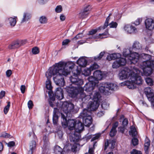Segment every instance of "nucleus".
I'll return each mask as SVG.
<instances>
[{
	"label": "nucleus",
	"mask_w": 154,
	"mask_h": 154,
	"mask_svg": "<svg viewBox=\"0 0 154 154\" xmlns=\"http://www.w3.org/2000/svg\"><path fill=\"white\" fill-rule=\"evenodd\" d=\"M144 150L146 154L149 153V149L150 145V141L148 138L146 137L145 140Z\"/></svg>",
	"instance_id": "obj_25"
},
{
	"label": "nucleus",
	"mask_w": 154,
	"mask_h": 154,
	"mask_svg": "<svg viewBox=\"0 0 154 154\" xmlns=\"http://www.w3.org/2000/svg\"><path fill=\"white\" fill-rule=\"evenodd\" d=\"M63 94V89L60 87L56 88L55 95L57 99L59 100L63 99L64 97Z\"/></svg>",
	"instance_id": "obj_18"
},
{
	"label": "nucleus",
	"mask_w": 154,
	"mask_h": 154,
	"mask_svg": "<svg viewBox=\"0 0 154 154\" xmlns=\"http://www.w3.org/2000/svg\"><path fill=\"white\" fill-rule=\"evenodd\" d=\"M79 146V144L76 143H74L72 144V150L73 152H75L77 151V149Z\"/></svg>",
	"instance_id": "obj_46"
},
{
	"label": "nucleus",
	"mask_w": 154,
	"mask_h": 154,
	"mask_svg": "<svg viewBox=\"0 0 154 154\" xmlns=\"http://www.w3.org/2000/svg\"><path fill=\"white\" fill-rule=\"evenodd\" d=\"M103 27L100 26L98 27L97 29H92L89 32L88 34L89 35H93L96 33L99 30H101L103 29Z\"/></svg>",
	"instance_id": "obj_36"
},
{
	"label": "nucleus",
	"mask_w": 154,
	"mask_h": 154,
	"mask_svg": "<svg viewBox=\"0 0 154 154\" xmlns=\"http://www.w3.org/2000/svg\"><path fill=\"white\" fill-rule=\"evenodd\" d=\"M134 71L137 72V73H140V70L135 67H133L131 69L127 67L124 68L121 70L119 74V78L121 80L128 79L129 80V75L131 76L132 73Z\"/></svg>",
	"instance_id": "obj_7"
},
{
	"label": "nucleus",
	"mask_w": 154,
	"mask_h": 154,
	"mask_svg": "<svg viewBox=\"0 0 154 154\" xmlns=\"http://www.w3.org/2000/svg\"><path fill=\"white\" fill-rule=\"evenodd\" d=\"M36 146V143L35 141H32L30 143V150L28 152V154H32L33 150L34 149Z\"/></svg>",
	"instance_id": "obj_31"
},
{
	"label": "nucleus",
	"mask_w": 154,
	"mask_h": 154,
	"mask_svg": "<svg viewBox=\"0 0 154 154\" xmlns=\"http://www.w3.org/2000/svg\"><path fill=\"white\" fill-rule=\"evenodd\" d=\"M88 14V13H86L83 11L79 13V17L80 18L83 19L86 17Z\"/></svg>",
	"instance_id": "obj_40"
},
{
	"label": "nucleus",
	"mask_w": 154,
	"mask_h": 154,
	"mask_svg": "<svg viewBox=\"0 0 154 154\" xmlns=\"http://www.w3.org/2000/svg\"><path fill=\"white\" fill-rule=\"evenodd\" d=\"M131 154H142L141 151L134 149L131 152Z\"/></svg>",
	"instance_id": "obj_57"
},
{
	"label": "nucleus",
	"mask_w": 154,
	"mask_h": 154,
	"mask_svg": "<svg viewBox=\"0 0 154 154\" xmlns=\"http://www.w3.org/2000/svg\"><path fill=\"white\" fill-rule=\"evenodd\" d=\"M17 18L16 16L9 17L6 19L5 21L8 22L11 26H14L17 23Z\"/></svg>",
	"instance_id": "obj_20"
},
{
	"label": "nucleus",
	"mask_w": 154,
	"mask_h": 154,
	"mask_svg": "<svg viewBox=\"0 0 154 154\" xmlns=\"http://www.w3.org/2000/svg\"><path fill=\"white\" fill-rule=\"evenodd\" d=\"M130 134H131L132 136H135L137 134V132L135 127L132 126L131 127V131L129 132Z\"/></svg>",
	"instance_id": "obj_35"
},
{
	"label": "nucleus",
	"mask_w": 154,
	"mask_h": 154,
	"mask_svg": "<svg viewBox=\"0 0 154 154\" xmlns=\"http://www.w3.org/2000/svg\"><path fill=\"white\" fill-rule=\"evenodd\" d=\"M87 61L84 57L79 58L77 61V63L80 67H85L87 64Z\"/></svg>",
	"instance_id": "obj_22"
},
{
	"label": "nucleus",
	"mask_w": 154,
	"mask_h": 154,
	"mask_svg": "<svg viewBox=\"0 0 154 154\" xmlns=\"http://www.w3.org/2000/svg\"><path fill=\"white\" fill-rule=\"evenodd\" d=\"M111 15V14L110 13L109 14V16L106 18L105 22L104 24V26H102L103 29H105L108 26L109 21L110 19V16Z\"/></svg>",
	"instance_id": "obj_39"
},
{
	"label": "nucleus",
	"mask_w": 154,
	"mask_h": 154,
	"mask_svg": "<svg viewBox=\"0 0 154 154\" xmlns=\"http://www.w3.org/2000/svg\"><path fill=\"white\" fill-rule=\"evenodd\" d=\"M26 42L25 40H17L10 44L8 46V48L10 49L17 48L25 44Z\"/></svg>",
	"instance_id": "obj_16"
},
{
	"label": "nucleus",
	"mask_w": 154,
	"mask_h": 154,
	"mask_svg": "<svg viewBox=\"0 0 154 154\" xmlns=\"http://www.w3.org/2000/svg\"><path fill=\"white\" fill-rule=\"evenodd\" d=\"M57 106L59 107L60 109L64 112L66 117H70L71 114L73 112L74 105L70 102L67 101L62 102L60 101L57 104Z\"/></svg>",
	"instance_id": "obj_5"
},
{
	"label": "nucleus",
	"mask_w": 154,
	"mask_h": 154,
	"mask_svg": "<svg viewBox=\"0 0 154 154\" xmlns=\"http://www.w3.org/2000/svg\"><path fill=\"white\" fill-rule=\"evenodd\" d=\"M39 21L41 24H44L48 23V19L45 16H42L39 17Z\"/></svg>",
	"instance_id": "obj_32"
},
{
	"label": "nucleus",
	"mask_w": 154,
	"mask_h": 154,
	"mask_svg": "<svg viewBox=\"0 0 154 154\" xmlns=\"http://www.w3.org/2000/svg\"><path fill=\"white\" fill-rule=\"evenodd\" d=\"M132 143L134 146L138 145V139L136 138H133L132 140Z\"/></svg>",
	"instance_id": "obj_53"
},
{
	"label": "nucleus",
	"mask_w": 154,
	"mask_h": 154,
	"mask_svg": "<svg viewBox=\"0 0 154 154\" xmlns=\"http://www.w3.org/2000/svg\"><path fill=\"white\" fill-rule=\"evenodd\" d=\"M43 144V148L44 149L46 148L49 145V142L48 137L46 135H44L43 137V140L42 142Z\"/></svg>",
	"instance_id": "obj_27"
},
{
	"label": "nucleus",
	"mask_w": 154,
	"mask_h": 154,
	"mask_svg": "<svg viewBox=\"0 0 154 154\" xmlns=\"http://www.w3.org/2000/svg\"><path fill=\"white\" fill-rule=\"evenodd\" d=\"M121 54L119 53H113L109 54L106 57V59L108 60H112L117 59L120 57Z\"/></svg>",
	"instance_id": "obj_24"
},
{
	"label": "nucleus",
	"mask_w": 154,
	"mask_h": 154,
	"mask_svg": "<svg viewBox=\"0 0 154 154\" xmlns=\"http://www.w3.org/2000/svg\"><path fill=\"white\" fill-rule=\"evenodd\" d=\"M118 86L115 83H105L99 87L100 91L105 94L108 93L109 90L115 91L117 89Z\"/></svg>",
	"instance_id": "obj_11"
},
{
	"label": "nucleus",
	"mask_w": 154,
	"mask_h": 154,
	"mask_svg": "<svg viewBox=\"0 0 154 154\" xmlns=\"http://www.w3.org/2000/svg\"><path fill=\"white\" fill-rule=\"evenodd\" d=\"M7 144L9 147H12L15 145V143L13 141L10 142L8 143H7Z\"/></svg>",
	"instance_id": "obj_64"
},
{
	"label": "nucleus",
	"mask_w": 154,
	"mask_h": 154,
	"mask_svg": "<svg viewBox=\"0 0 154 154\" xmlns=\"http://www.w3.org/2000/svg\"><path fill=\"white\" fill-rule=\"evenodd\" d=\"M128 123V121L127 119H124L122 122V125L123 126L125 127Z\"/></svg>",
	"instance_id": "obj_58"
},
{
	"label": "nucleus",
	"mask_w": 154,
	"mask_h": 154,
	"mask_svg": "<svg viewBox=\"0 0 154 154\" xmlns=\"http://www.w3.org/2000/svg\"><path fill=\"white\" fill-rule=\"evenodd\" d=\"M11 135L8 133L3 132L1 133L0 137L5 138H10Z\"/></svg>",
	"instance_id": "obj_50"
},
{
	"label": "nucleus",
	"mask_w": 154,
	"mask_h": 154,
	"mask_svg": "<svg viewBox=\"0 0 154 154\" xmlns=\"http://www.w3.org/2000/svg\"><path fill=\"white\" fill-rule=\"evenodd\" d=\"M100 136V134H97L95 136H94V137H92L91 141H93L95 140H96L97 139H98L99 137Z\"/></svg>",
	"instance_id": "obj_62"
},
{
	"label": "nucleus",
	"mask_w": 154,
	"mask_h": 154,
	"mask_svg": "<svg viewBox=\"0 0 154 154\" xmlns=\"http://www.w3.org/2000/svg\"><path fill=\"white\" fill-rule=\"evenodd\" d=\"M115 145V141L113 140H109V146L111 149H113L114 148Z\"/></svg>",
	"instance_id": "obj_51"
},
{
	"label": "nucleus",
	"mask_w": 154,
	"mask_h": 154,
	"mask_svg": "<svg viewBox=\"0 0 154 154\" xmlns=\"http://www.w3.org/2000/svg\"><path fill=\"white\" fill-rule=\"evenodd\" d=\"M45 76L47 78V80L45 83L46 88L48 89L51 90L52 88V87L50 79L51 77H48L47 75H46V74Z\"/></svg>",
	"instance_id": "obj_30"
},
{
	"label": "nucleus",
	"mask_w": 154,
	"mask_h": 154,
	"mask_svg": "<svg viewBox=\"0 0 154 154\" xmlns=\"http://www.w3.org/2000/svg\"><path fill=\"white\" fill-rule=\"evenodd\" d=\"M122 54L130 61L131 63L135 64L138 61L139 54L136 52H132L131 48L124 49Z\"/></svg>",
	"instance_id": "obj_8"
},
{
	"label": "nucleus",
	"mask_w": 154,
	"mask_h": 154,
	"mask_svg": "<svg viewBox=\"0 0 154 154\" xmlns=\"http://www.w3.org/2000/svg\"><path fill=\"white\" fill-rule=\"evenodd\" d=\"M101 96L98 92H95L93 96L91 101L89 102L87 107L89 110L94 111L96 110L99 105V100Z\"/></svg>",
	"instance_id": "obj_9"
},
{
	"label": "nucleus",
	"mask_w": 154,
	"mask_h": 154,
	"mask_svg": "<svg viewBox=\"0 0 154 154\" xmlns=\"http://www.w3.org/2000/svg\"><path fill=\"white\" fill-rule=\"evenodd\" d=\"M144 25L146 29L152 30L154 29V20L151 18H146L144 21Z\"/></svg>",
	"instance_id": "obj_17"
},
{
	"label": "nucleus",
	"mask_w": 154,
	"mask_h": 154,
	"mask_svg": "<svg viewBox=\"0 0 154 154\" xmlns=\"http://www.w3.org/2000/svg\"><path fill=\"white\" fill-rule=\"evenodd\" d=\"M151 56L147 54L143 53L139 55V59L145 60L140 64V68L144 72V75L146 76L150 75L152 71H154V61H150Z\"/></svg>",
	"instance_id": "obj_3"
},
{
	"label": "nucleus",
	"mask_w": 154,
	"mask_h": 154,
	"mask_svg": "<svg viewBox=\"0 0 154 154\" xmlns=\"http://www.w3.org/2000/svg\"><path fill=\"white\" fill-rule=\"evenodd\" d=\"M125 128L123 126L122 127H119L118 128V131L122 133H124L125 129Z\"/></svg>",
	"instance_id": "obj_59"
},
{
	"label": "nucleus",
	"mask_w": 154,
	"mask_h": 154,
	"mask_svg": "<svg viewBox=\"0 0 154 154\" xmlns=\"http://www.w3.org/2000/svg\"><path fill=\"white\" fill-rule=\"evenodd\" d=\"M69 139L71 142H73L74 143H76L78 142L81 137L79 134H76V133H75L74 134H69Z\"/></svg>",
	"instance_id": "obj_19"
},
{
	"label": "nucleus",
	"mask_w": 154,
	"mask_h": 154,
	"mask_svg": "<svg viewBox=\"0 0 154 154\" xmlns=\"http://www.w3.org/2000/svg\"><path fill=\"white\" fill-rule=\"evenodd\" d=\"M20 89L21 93L22 94L24 93L25 92V89H26L25 86L24 85H21V86L20 87Z\"/></svg>",
	"instance_id": "obj_63"
},
{
	"label": "nucleus",
	"mask_w": 154,
	"mask_h": 154,
	"mask_svg": "<svg viewBox=\"0 0 154 154\" xmlns=\"http://www.w3.org/2000/svg\"><path fill=\"white\" fill-rule=\"evenodd\" d=\"M28 107L29 109L32 108L33 106V104L32 101L31 100H29L28 102L27 103Z\"/></svg>",
	"instance_id": "obj_56"
},
{
	"label": "nucleus",
	"mask_w": 154,
	"mask_h": 154,
	"mask_svg": "<svg viewBox=\"0 0 154 154\" xmlns=\"http://www.w3.org/2000/svg\"><path fill=\"white\" fill-rule=\"evenodd\" d=\"M91 71L89 68L85 69L83 71L82 74L85 76H88L90 74Z\"/></svg>",
	"instance_id": "obj_38"
},
{
	"label": "nucleus",
	"mask_w": 154,
	"mask_h": 154,
	"mask_svg": "<svg viewBox=\"0 0 154 154\" xmlns=\"http://www.w3.org/2000/svg\"><path fill=\"white\" fill-rule=\"evenodd\" d=\"M120 66V64H119L117 59L113 62L112 65V67L113 68H117Z\"/></svg>",
	"instance_id": "obj_42"
},
{
	"label": "nucleus",
	"mask_w": 154,
	"mask_h": 154,
	"mask_svg": "<svg viewBox=\"0 0 154 154\" xmlns=\"http://www.w3.org/2000/svg\"><path fill=\"white\" fill-rule=\"evenodd\" d=\"M31 14L27 12L24 13L21 23H23L28 21L31 18Z\"/></svg>",
	"instance_id": "obj_26"
},
{
	"label": "nucleus",
	"mask_w": 154,
	"mask_h": 154,
	"mask_svg": "<svg viewBox=\"0 0 154 154\" xmlns=\"http://www.w3.org/2000/svg\"><path fill=\"white\" fill-rule=\"evenodd\" d=\"M39 52V49L36 47H34L32 48V53L34 54H36Z\"/></svg>",
	"instance_id": "obj_43"
},
{
	"label": "nucleus",
	"mask_w": 154,
	"mask_h": 154,
	"mask_svg": "<svg viewBox=\"0 0 154 154\" xmlns=\"http://www.w3.org/2000/svg\"><path fill=\"white\" fill-rule=\"evenodd\" d=\"M10 106V103L9 102H8L7 105L5 107L4 110V112L5 114H7L9 110V107Z\"/></svg>",
	"instance_id": "obj_44"
},
{
	"label": "nucleus",
	"mask_w": 154,
	"mask_h": 154,
	"mask_svg": "<svg viewBox=\"0 0 154 154\" xmlns=\"http://www.w3.org/2000/svg\"><path fill=\"white\" fill-rule=\"evenodd\" d=\"M117 59L121 66H124L126 64V61L125 59L120 57Z\"/></svg>",
	"instance_id": "obj_34"
},
{
	"label": "nucleus",
	"mask_w": 154,
	"mask_h": 154,
	"mask_svg": "<svg viewBox=\"0 0 154 154\" xmlns=\"http://www.w3.org/2000/svg\"><path fill=\"white\" fill-rule=\"evenodd\" d=\"M109 104L105 101H103L101 105L103 109H106L109 107Z\"/></svg>",
	"instance_id": "obj_41"
},
{
	"label": "nucleus",
	"mask_w": 154,
	"mask_h": 154,
	"mask_svg": "<svg viewBox=\"0 0 154 154\" xmlns=\"http://www.w3.org/2000/svg\"><path fill=\"white\" fill-rule=\"evenodd\" d=\"M108 25L110 28H116L118 24L116 22L112 21Z\"/></svg>",
	"instance_id": "obj_47"
},
{
	"label": "nucleus",
	"mask_w": 154,
	"mask_h": 154,
	"mask_svg": "<svg viewBox=\"0 0 154 154\" xmlns=\"http://www.w3.org/2000/svg\"><path fill=\"white\" fill-rule=\"evenodd\" d=\"M91 9V6L90 5L87 6L84 8V11L86 13H88V12Z\"/></svg>",
	"instance_id": "obj_60"
},
{
	"label": "nucleus",
	"mask_w": 154,
	"mask_h": 154,
	"mask_svg": "<svg viewBox=\"0 0 154 154\" xmlns=\"http://www.w3.org/2000/svg\"><path fill=\"white\" fill-rule=\"evenodd\" d=\"M73 68L74 69H75V70H73L72 71V72L73 73V75L70 77V80L72 84L78 86V88L74 87L78 89L79 88L81 87V86L83 84V80L79 78L78 76V75L80 73L81 69L80 68H77V67H75V66ZM70 87L71 88V87ZM69 87L67 88L66 90Z\"/></svg>",
	"instance_id": "obj_6"
},
{
	"label": "nucleus",
	"mask_w": 154,
	"mask_h": 154,
	"mask_svg": "<svg viewBox=\"0 0 154 154\" xmlns=\"http://www.w3.org/2000/svg\"><path fill=\"white\" fill-rule=\"evenodd\" d=\"M84 124L88 127L91 125L92 120L90 113L87 110H84L81 114Z\"/></svg>",
	"instance_id": "obj_12"
},
{
	"label": "nucleus",
	"mask_w": 154,
	"mask_h": 154,
	"mask_svg": "<svg viewBox=\"0 0 154 154\" xmlns=\"http://www.w3.org/2000/svg\"><path fill=\"white\" fill-rule=\"evenodd\" d=\"M94 79L92 76L89 77L88 78L89 82L87 83L85 86V91L89 92V95H86L84 92V89L82 87H79L78 89L74 87H69L67 89V91L69 94V95L72 97H76L79 94V99H81L83 103L87 102L92 97V94L95 92H92L97 85L96 82L94 81Z\"/></svg>",
	"instance_id": "obj_2"
},
{
	"label": "nucleus",
	"mask_w": 154,
	"mask_h": 154,
	"mask_svg": "<svg viewBox=\"0 0 154 154\" xmlns=\"http://www.w3.org/2000/svg\"><path fill=\"white\" fill-rule=\"evenodd\" d=\"M58 110L57 108H54L53 111V123L54 124H57L58 119V116L57 115L58 111Z\"/></svg>",
	"instance_id": "obj_28"
},
{
	"label": "nucleus",
	"mask_w": 154,
	"mask_h": 154,
	"mask_svg": "<svg viewBox=\"0 0 154 154\" xmlns=\"http://www.w3.org/2000/svg\"><path fill=\"white\" fill-rule=\"evenodd\" d=\"M104 53V52H101L98 56L95 57H90L89 60H91V61H93L94 60L96 61L99 60L102 58Z\"/></svg>",
	"instance_id": "obj_33"
},
{
	"label": "nucleus",
	"mask_w": 154,
	"mask_h": 154,
	"mask_svg": "<svg viewBox=\"0 0 154 154\" xmlns=\"http://www.w3.org/2000/svg\"><path fill=\"white\" fill-rule=\"evenodd\" d=\"M144 93L149 100L151 102V105L154 108V91L151 87H148L144 89Z\"/></svg>",
	"instance_id": "obj_13"
},
{
	"label": "nucleus",
	"mask_w": 154,
	"mask_h": 154,
	"mask_svg": "<svg viewBox=\"0 0 154 154\" xmlns=\"http://www.w3.org/2000/svg\"><path fill=\"white\" fill-rule=\"evenodd\" d=\"M62 10V7L61 5H58L55 9V11L57 13L60 12Z\"/></svg>",
	"instance_id": "obj_55"
},
{
	"label": "nucleus",
	"mask_w": 154,
	"mask_h": 154,
	"mask_svg": "<svg viewBox=\"0 0 154 154\" xmlns=\"http://www.w3.org/2000/svg\"><path fill=\"white\" fill-rule=\"evenodd\" d=\"M99 67V65L96 63H94L89 68L91 71H93L95 69L98 68Z\"/></svg>",
	"instance_id": "obj_45"
},
{
	"label": "nucleus",
	"mask_w": 154,
	"mask_h": 154,
	"mask_svg": "<svg viewBox=\"0 0 154 154\" xmlns=\"http://www.w3.org/2000/svg\"><path fill=\"white\" fill-rule=\"evenodd\" d=\"M140 73H137V72L135 71L133 72L131 76L129 75V80L122 83L121 85L122 86L126 85L130 89H134L136 87V84L138 85H142L143 82V80L140 75H141L143 76H146V75H144V72L142 73L140 70Z\"/></svg>",
	"instance_id": "obj_4"
},
{
	"label": "nucleus",
	"mask_w": 154,
	"mask_h": 154,
	"mask_svg": "<svg viewBox=\"0 0 154 154\" xmlns=\"http://www.w3.org/2000/svg\"><path fill=\"white\" fill-rule=\"evenodd\" d=\"M75 125V130L76 132L79 134L83 130L84 128V125L80 120H78Z\"/></svg>",
	"instance_id": "obj_21"
},
{
	"label": "nucleus",
	"mask_w": 154,
	"mask_h": 154,
	"mask_svg": "<svg viewBox=\"0 0 154 154\" xmlns=\"http://www.w3.org/2000/svg\"><path fill=\"white\" fill-rule=\"evenodd\" d=\"M12 72L11 70H8L6 72V75L7 77H9L12 74Z\"/></svg>",
	"instance_id": "obj_61"
},
{
	"label": "nucleus",
	"mask_w": 154,
	"mask_h": 154,
	"mask_svg": "<svg viewBox=\"0 0 154 154\" xmlns=\"http://www.w3.org/2000/svg\"><path fill=\"white\" fill-rule=\"evenodd\" d=\"M142 20L141 18H138L134 22L133 24L136 26L138 25L141 22Z\"/></svg>",
	"instance_id": "obj_49"
},
{
	"label": "nucleus",
	"mask_w": 154,
	"mask_h": 154,
	"mask_svg": "<svg viewBox=\"0 0 154 154\" xmlns=\"http://www.w3.org/2000/svg\"><path fill=\"white\" fill-rule=\"evenodd\" d=\"M123 29L125 32L129 34H134L138 32L137 29L130 24H125L123 27Z\"/></svg>",
	"instance_id": "obj_15"
},
{
	"label": "nucleus",
	"mask_w": 154,
	"mask_h": 154,
	"mask_svg": "<svg viewBox=\"0 0 154 154\" xmlns=\"http://www.w3.org/2000/svg\"><path fill=\"white\" fill-rule=\"evenodd\" d=\"M146 82V83L149 85H152L153 84V81L152 79L149 78H147L145 79Z\"/></svg>",
	"instance_id": "obj_48"
},
{
	"label": "nucleus",
	"mask_w": 154,
	"mask_h": 154,
	"mask_svg": "<svg viewBox=\"0 0 154 154\" xmlns=\"http://www.w3.org/2000/svg\"><path fill=\"white\" fill-rule=\"evenodd\" d=\"M132 48L135 50L141 49L142 47L141 45L138 42H135L132 45Z\"/></svg>",
	"instance_id": "obj_29"
},
{
	"label": "nucleus",
	"mask_w": 154,
	"mask_h": 154,
	"mask_svg": "<svg viewBox=\"0 0 154 154\" xmlns=\"http://www.w3.org/2000/svg\"><path fill=\"white\" fill-rule=\"evenodd\" d=\"M107 72H102L99 70H97L93 73V76H92L94 79V81L97 83L98 80H103L107 76Z\"/></svg>",
	"instance_id": "obj_14"
},
{
	"label": "nucleus",
	"mask_w": 154,
	"mask_h": 154,
	"mask_svg": "<svg viewBox=\"0 0 154 154\" xmlns=\"http://www.w3.org/2000/svg\"><path fill=\"white\" fill-rule=\"evenodd\" d=\"M67 118L64 114L61 113V122L62 126L64 128L67 126L69 130L75 129L77 120L75 121L74 120L70 119L67 121Z\"/></svg>",
	"instance_id": "obj_10"
},
{
	"label": "nucleus",
	"mask_w": 154,
	"mask_h": 154,
	"mask_svg": "<svg viewBox=\"0 0 154 154\" xmlns=\"http://www.w3.org/2000/svg\"><path fill=\"white\" fill-rule=\"evenodd\" d=\"M108 35V31L107 30L104 32L102 34H97L96 35L94 36H92L91 37L89 38H106L107 36Z\"/></svg>",
	"instance_id": "obj_23"
},
{
	"label": "nucleus",
	"mask_w": 154,
	"mask_h": 154,
	"mask_svg": "<svg viewBox=\"0 0 154 154\" xmlns=\"http://www.w3.org/2000/svg\"><path fill=\"white\" fill-rule=\"evenodd\" d=\"M83 37V35L82 34H78L75 37H74L72 39V40L73 41H76L77 39H80Z\"/></svg>",
	"instance_id": "obj_52"
},
{
	"label": "nucleus",
	"mask_w": 154,
	"mask_h": 154,
	"mask_svg": "<svg viewBox=\"0 0 154 154\" xmlns=\"http://www.w3.org/2000/svg\"><path fill=\"white\" fill-rule=\"evenodd\" d=\"M63 150L59 146H56L54 149V152L56 154H62Z\"/></svg>",
	"instance_id": "obj_37"
},
{
	"label": "nucleus",
	"mask_w": 154,
	"mask_h": 154,
	"mask_svg": "<svg viewBox=\"0 0 154 154\" xmlns=\"http://www.w3.org/2000/svg\"><path fill=\"white\" fill-rule=\"evenodd\" d=\"M116 129H114L112 128V129H111V130L110 132V134H109L110 136L111 137H113L116 135Z\"/></svg>",
	"instance_id": "obj_54"
},
{
	"label": "nucleus",
	"mask_w": 154,
	"mask_h": 154,
	"mask_svg": "<svg viewBox=\"0 0 154 154\" xmlns=\"http://www.w3.org/2000/svg\"><path fill=\"white\" fill-rule=\"evenodd\" d=\"M74 66V64L72 62L66 63L61 61L50 67L46 72V75L49 77L53 76L56 85L63 87L65 85L63 75H68Z\"/></svg>",
	"instance_id": "obj_1"
}]
</instances>
